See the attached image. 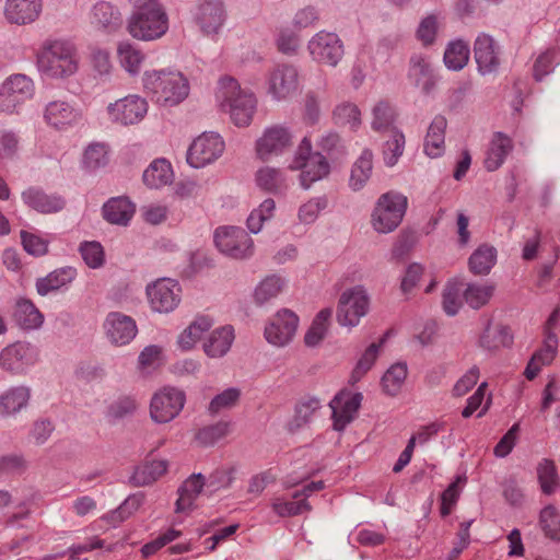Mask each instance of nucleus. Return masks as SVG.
<instances>
[{"label":"nucleus","instance_id":"nucleus-56","mask_svg":"<svg viewBox=\"0 0 560 560\" xmlns=\"http://www.w3.org/2000/svg\"><path fill=\"white\" fill-rule=\"evenodd\" d=\"M230 423L225 421H219L214 424H210L201 428L196 433V440L203 446H210L215 444L218 441L228 435Z\"/></svg>","mask_w":560,"mask_h":560},{"label":"nucleus","instance_id":"nucleus-63","mask_svg":"<svg viewBox=\"0 0 560 560\" xmlns=\"http://www.w3.org/2000/svg\"><path fill=\"white\" fill-rule=\"evenodd\" d=\"M241 392L237 388H228L221 394L213 397L209 405V411L212 415L219 413L223 409H230L234 407L240 400Z\"/></svg>","mask_w":560,"mask_h":560},{"label":"nucleus","instance_id":"nucleus-47","mask_svg":"<svg viewBox=\"0 0 560 560\" xmlns=\"http://www.w3.org/2000/svg\"><path fill=\"white\" fill-rule=\"evenodd\" d=\"M373 154L370 150H363L360 158L355 161L350 175V186L354 190L361 189L372 173Z\"/></svg>","mask_w":560,"mask_h":560},{"label":"nucleus","instance_id":"nucleus-38","mask_svg":"<svg viewBox=\"0 0 560 560\" xmlns=\"http://www.w3.org/2000/svg\"><path fill=\"white\" fill-rule=\"evenodd\" d=\"M396 116L395 108L388 102L380 101L372 109L371 127L378 133L392 132L398 129L395 126Z\"/></svg>","mask_w":560,"mask_h":560},{"label":"nucleus","instance_id":"nucleus-7","mask_svg":"<svg viewBox=\"0 0 560 560\" xmlns=\"http://www.w3.org/2000/svg\"><path fill=\"white\" fill-rule=\"evenodd\" d=\"M217 248L233 259H245L253 255L254 243L245 230L237 226H220L213 235Z\"/></svg>","mask_w":560,"mask_h":560},{"label":"nucleus","instance_id":"nucleus-18","mask_svg":"<svg viewBox=\"0 0 560 560\" xmlns=\"http://www.w3.org/2000/svg\"><path fill=\"white\" fill-rule=\"evenodd\" d=\"M268 93L273 98L284 100L299 89V72L296 67L288 63L276 65L267 78Z\"/></svg>","mask_w":560,"mask_h":560},{"label":"nucleus","instance_id":"nucleus-42","mask_svg":"<svg viewBox=\"0 0 560 560\" xmlns=\"http://www.w3.org/2000/svg\"><path fill=\"white\" fill-rule=\"evenodd\" d=\"M171 164L164 159L153 161L143 173V182L150 188H159L171 182Z\"/></svg>","mask_w":560,"mask_h":560},{"label":"nucleus","instance_id":"nucleus-30","mask_svg":"<svg viewBox=\"0 0 560 560\" xmlns=\"http://www.w3.org/2000/svg\"><path fill=\"white\" fill-rule=\"evenodd\" d=\"M205 487V476L194 474L187 478L178 489V499L176 501V512H189L194 509L197 497Z\"/></svg>","mask_w":560,"mask_h":560},{"label":"nucleus","instance_id":"nucleus-17","mask_svg":"<svg viewBox=\"0 0 560 560\" xmlns=\"http://www.w3.org/2000/svg\"><path fill=\"white\" fill-rule=\"evenodd\" d=\"M298 326V315L291 310L283 308L278 311L266 326L265 337L269 343L282 347L292 340Z\"/></svg>","mask_w":560,"mask_h":560},{"label":"nucleus","instance_id":"nucleus-35","mask_svg":"<svg viewBox=\"0 0 560 560\" xmlns=\"http://www.w3.org/2000/svg\"><path fill=\"white\" fill-rule=\"evenodd\" d=\"M234 340V330L231 326H224L213 330L203 345V350L211 358L223 357L231 348Z\"/></svg>","mask_w":560,"mask_h":560},{"label":"nucleus","instance_id":"nucleus-51","mask_svg":"<svg viewBox=\"0 0 560 560\" xmlns=\"http://www.w3.org/2000/svg\"><path fill=\"white\" fill-rule=\"evenodd\" d=\"M3 84L21 104L30 100L35 90L33 81L24 74L11 75Z\"/></svg>","mask_w":560,"mask_h":560},{"label":"nucleus","instance_id":"nucleus-3","mask_svg":"<svg viewBox=\"0 0 560 560\" xmlns=\"http://www.w3.org/2000/svg\"><path fill=\"white\" fill-rule=\"evenodd\" d=\"M168 27V15L164 7L133 10L126 25L128 34L141 42H153L162 38L167 33Z\"/></svg>","mask_w":560,"mask_h":560},{"label":"nucleus","instance_id":"nucleus-64","mask_svg":"<svg viewBox=\"0 0 560 560\" xmlns=\"http://www.w3.org/2000/svg\"><path fill=\"white\" fill-rule=\"evenodd\" d=\"M143 498L141 495H130L128 497L117 510L110 512L108 514V518L114 523L124 522L128 518L133 512H136L142 504Z\"/></svg>","mask_w":560,"mask_h":560},{"label":"nucleus","instance_id":"nucleus-60","mask_svg":"<svg viewBox=\"0 0 560 560\" xmlns=\"http://www.w3.org/2000/svg\"><path fill=\"white\" fill-rule=\"evenodd\" d=\"M138 408V401L131 396H122L112 402L107 409V417L113 420H120L131 416Z\"/></svg>","mask_w":560,"mask_h":560},{"label":"nucleus","instance_id":"nucleus-54","mask_svg":"<svg viewBox=\"0 0 560 560\" xmlns=\"http://www.w3.org/2000/svg\"><path fill=\"white\" fill-rule=\"evenodd\" d=\"M539 524L547 537L552 540H560V513L553 505H548L541 510Z\"/></svg>","mask_w":560,"mask_h":560},{"label":"nucleus","instance_id":"nucleus-50","mask_svg":"<svg viewBox=\"0 0 560 560\" xmlns=\"http://www.w3.org/2000/svg\"><path fill=\"white\" fill-rule=\"evenodd\" d=\"M494 292L492 284H469L463 293L465 302L475 310L485 306L491 299Z\"/></svg>","mask_w":560,"mask_h":560},{"label":"nucleus","instance_id":"nucleus-12","mask_svg":"<svg viewBox=\"0 0 560 560\" xmlns=\"http://www.w3.org/2000/svg\"><path fill=\"white\" fill-rule=\"evenodd\" d=\"M147 100L138 94H130L109 103L106 107L108 119L120 126H133L141 122L148 114Z\"/></svg>","mask_w":560,"mask_h":560},{"label":"nucleus","instance_id":"nucleus-45","mask_svg":"<svg viewBox=\"0 0 560 560\" xmlns=\"http://www.w3.org/2000/svg\"><path fill=\"white\" fill-rule=\"evenodd\" d=\"M212 320L206 316L197 317L178 337V345L184 350L191 349L201 338L203 332L210 329Z\"/></svg>","mask_w":560,"mask_h":560},{"label":"nucleus","instance_id":"nucleus-21","mask_svg":"<svg viewBox=\"0 0 560 560\" xmlns=\"http://www.w3.org/2000/svg\"><path fill=\"white\" fill-rule=\"evenodd\" d=\"M104 330L107 339L116 346L129 343L138 331L135 319L119 312H112L106 316Z\"/></svg>","mask_w":560,"mask_h":560},{"label":"nucleus","instance_id":"nucleus-8","mask_svg":"<svg viewBox=\"0 0 560 560\" xmlns=\"http://www.w3.org/2000/svg\"><path fill=\"white\" fill-rule=\"evenodd\" d=\"M325 488L324 481H312L302 489L295 490L289 495H275L270 501V506L279 517H293L304 514L312 510L307 498L314 492Z\"/></svg>","mask_w":560,"mask_h":560},{"label":"nucleus","instance_id":"nucleus-6","mask_svg":"<svg viewBox=\"0 0 560 560\" xmlns=\"http://www.w3.org/2000/svg\"><path fill=\"white\" fill-rule=\"evenodd\" d=\"M290 167L301 170L300 182L303 188H308L314 182L327 176L330 171L322 153H312V143L306 137L301 141Z\"/></svg>","mask_w":560,"mask_h":560},{"label":"nucleus","instance_id":"nucleus-5","mask_svg":"<svg viewBox=\"0 0 560 560\" xmlns=\"http://www.w3.org/2000/svg\"><path fill=\"white\" fill-rule=\"evenodd\" d=\"M407 209V198L395 191L383 194L373 210L372 225L378 233L393 232L401 222Z\"/></svg>","mask_w":560,"mask_h":560},{"label":"nucleus","instance_id":"nucleus-26","mask_svg":"<svg viewBox=\"0 0 560 560\" xmlns=\"http://www.w3.org/2000/svg\"><path fill=\"white\" fill-rule=\"evenodd\" d=\"M22 199L30 208L40 213H56L63 209L66 201L61 196L47 194L38 187H30L22 192Z\"/></svg>","mask_w":560,"mask_h":560},{"label":"nucleus","instance_id":"nucleus-19","mask_svg":"<svg viewBox=\"0 0 560 560\" xmlns=\"http://www.w3.org/2000/svg\"><path fill=\"white\" fill-rule=\"evenodd\" d=\"M37 360L35 348L27 343L18 341L9 345L0 352V366L10 373H23Z\"/></svg>","mask_w":560,"mask_h":560},{"label":"nucleus","instance_id":"nucleus-25","mask_svg":"<svg viewBox=\"0 0 560 560\" xmlns=\"http://www.w3.org/2000/svg\"><path fill=\"white\" fill-rule=\"evenodd\" d=\"M223 21L224 8L221 1H205L198 5L195 13V22L203 34L217 33L222 26Z\"/></svg>","mask_w":560,"mask_h":560},{"label":"nucleus","instance_id":"nucleus-22","mask_svg":"<svg viewBox=\"0 0 560 560\" xmlns=\"http://www.w3.org/2000/svg\"><path fill=\"white\" fill-rule=\"evenodd\" d=\"M500 54V46L491 35L480 33L476 37L474 57L482 74L491 73L499 68Z\"/></svg>","mask_w":560,"mask_h":560},{"label":"nucleus","instance_id":"nucleus-59","mask_svg":"<svg viewBox=\"0 0 560 560\" xmlns=\"http://www.w3.org/2000/svg\"><path fill=\"white\" fill-rule=\"evenodd\" d=\"M233 479L232 468H218L207 478L205 477L206 492L210 495L221 489H225L231 486Z\"/></svg>","mask_w":560,"mask_h":560},{"label":"nucleus","instance_id":"nucleus-20","mask_svg":"<svg viewBox=\"0 0 560 560\" xmlns=\"http://www.w3.org/2000/svg\"><path fill=\"white\" fill-rule=\"evenodd\" d=\"M362 394L342 390L335 396L329 406L332 411V427L342 431L357 417L362 401Z\"/></svg>","mask_w":560,"mask_h":560},{"label":"nucleus","instance_id":"nucleus-49","mask_svg":"<svg viewBox=\"0 0 560 560\" xmlns=\"http://www.w3.org/2000/svg\"><path fill=\"white\" fill-rule=\"evenodd\" d=\"M407 374L406 363L398 362L393 364L382 377L384 392L389 396L397 395L406 381Z\"/></svg>","mask_w":560,"mask_h":560},{"label":"nucleus","instance_id":"nucleus-27","mask_svg":"<svg viewBox=\"0 0 560 560\" xmlns=\"http://www.w3.org/2000/svg\"><path fill=\"white\" fill-rule=\"evenodd\" d=\"M13 319L24 330H35L43 326L44 315L28 299L20 298L15 301Z\"/></svg>","mask_w":560,"mask_h":560},{"label":"nucleus","instance_id":"nucleus-48","mask_svg":"<svg viewBox=\"0 0 560 560\" xmlns=\"http://www.w3.org/2000/svg\"><path fill=\"white\" fill-rule=\"evenodd\" d=\"M331 314L332 312L330 308H324L315 316L311 327L304 336L306 346L315 347L325 338Z\"/></svg>","mask_w":560,"mask_h":560},{"label":"nucleus","instance_id":"nucleus-61","mask_svg":"<svg viewBox=\"0 0 560 560\" xmlns=\"http://www.w3.org/2000/svg\"><path fill=\"white\" fill-rule=\"evenodd\" d=\"M80 253L85 264L93 269L100 268L105 262L103 246L98 242H84L80 245Z\"/></svg>","mask_w":560,"mask_h":560},{"label":"nucleus","instance_id":"nucleus-44","mask_svg":"<svg viewBox=\"0 0 560 560\" xmlns=\"http://www.w3.org/2000/svg\"><path fill=\"white\" fill-rule=\"evenodd\" d=\"M332 117L335 124L348 126L352 131H357L362 124L361 110L350 102L338 104L332 112Z\"/></svg>","mask_w":560,"mask_h":560},{"label":"nucleus","instance_id":"nucleus-40","mask_svg":"<svg viewBox=\"0 0 560 560\" xmlns=\"http://www.w3.org/2000/svg\"><path fill=\"white\" fill-rule=\"evenodd\" d=\"M497 261V249L493 246L480 245L469 257V269L475 275H488Z\"/></svg>","mask_w":560,"mask_h":560},{"label":"nucleus","instance_id":"nucleus-13","mask_svg":"<svg viewBox=\"0 0 560 560\" xmlns=\"http://www.w3.org/2000/svg\"><path fill=\"white\" fill-rule=\"evenodd\" d=\"M369 296L361 287L345 291L338 302L337 320L341 326L354 327L369 312Z\"/></svg>","mask_w":560,"mask_h":560},{"label":"nucleus","instance_id":"nucleus-58","mask_svg":"<svg viewBox=\"0 0 560 560\" xmlns=\"http://www.w3.org/2000/svg\"><path fill=\"white\" fill-rule=\"evenodd\" d=\"M84 166L89 170H97L108 163V149L104 143H92L83 156Z\"/></svg>","mask_w":560,"mask_h":560},{"label":"nucleus","instance_id":"nucleus-43","mask_svg":"<svg viewBox=\"0 0 560 560\" xmlns=\"http://www.w3.org/2000/svg\"><path fill=\"white\" fill-rule=\"evenodd\" d=\"M469 52V47L464 40L451 42L444 51V63L448 69L460 70L467 65Z\"/></svg>","mask_w":560,"mask_h":560},{"label":"nucleus","instance_id":"nucleus-37","mask_svg":"<svg viewBox=\"0 0 560 560\" xmlns=\"http://www.w3.org/2000/svg\"><path fill=\"white\" fill-rule=\"evenodd\" d=\"M444 18L441 13H431L422 18L416 30V38L423 47H431L436 43L439 32L443 26Z\"/></svg>","mask_w":560,"mask_h":560},{"label":"nucleus","instance_id":"nucleus-23","mask_svg":"<svg viewBox=\"0 0 560 560\" xmlns=\"http://www.w3.org/2000/svg\"><path fill=\"white\" fill-rule=\"evenodd\" d=\"M43 11V0H5L3 15L8 23L27 25L35 22Z\"/></svg>","mask_w":560,"mask_h":560},{"label":"nucleus","instance_id":"nucleus-53","mask_svg":"<svg viewBox=\"0 0 560 560\" xmlns=\"http://www.w3.org/2000/svg\"><path fill=\"white\" fill-rule=\"evenodd\" d=\"M284 281L278 276H270L264 279L255 290V302L262 305L276 298L283 289Z\"/></svg>","mask_w":560,"mask_h":560},{"label":"nucleus","instance_id":"nucleus-10","mask_svg":"<svg viewBox=\"0 0 560 560\" xmlns=\"http://www.w3.org/2000/svg\"><path fill=\"white\" fill-rule=\"evenodd\" d=\"M186 395L183 390L165 386L156 392L150 402V417L155 423H168L183 410Z\"/></svg>","mask_w":560,"mask_h":560},{"label":"nucleus","instance_id":"nucleus-15","mask_svg":"<svg viewBox=\"0 0 560 560\" xmlns=\"http://www.w3.org/2000/svg\"><path fill=\"white\" fill-rule=\"evenodd\" d=\"M180 291L176 280L162 278L147 287V296L153 311L168 313L179 304Z\"/></svg>","mask_w":560,"mask_h":560},{"label":"nucleus","instance_id":"nucleus-55","mask_svg":"<svg viewBox=\"0 0 560 560\" xmlns=\"http://www.w3.org/2000/svg\"><path fill=\"white\" fill-rule=\"evenodd\" d=\"M163 363V348L156 345L147 346L138 357V368L142 373H151Z\"/></svg>","mask_w":560,"mask_h":560},{"label":"nucleus","instance_id":"nucleus-62","mask_svg":"<svg viewBox=\"0 0 560 560\" xmlns=\"http://www.w3.org/2000/svg\"><path fill=\"white\" fill-rule=\"evenodd\" d=\"M466 482V477L458 476L442 493L441 495V514L447 516L451 514L453 506L456 504L459 494L460 486Z\"/></svg>","mask_w":560,"mask_h":560},{"label":"nucleus","instance_id":"nucleus-29","mask_svg":"<svg viewBox=\"0 0 560 560\" xmlns=\"http://www.w3.org/2000/svg\"><path fill=\"white\" fill-rule=\"evenodd\" d=\"M512 149V139L502 132H495L489 143L483 162L487 171L493 172L498 170L504 163Z\"/></svg>","mask_w":560,"mask_h":560},{"label":"nucleus","instance_id":"nucleus-33","mask_svg":"<svg viewBox=\"0 0 560 560\" xmlns=\"http://www.w3.org/2000/svg\"><path fill=\"white\" fill-rule=\"evenodd\" d=\"M135 213L133 203L126 197H116L103 206V215L113 224L126 225Z\"/></svg>","mask_w":560,"mask_h":560},{"label":"nucleus","instance_id":"nucleus-39","mask_svg":"<svg viewBox=\"0 0 560 560\" xmlns=\"http://www.w3.org/2000/svg\"><path fill=\"white\" fill-rule=\"evenodd\" d=\"M30 399V389L24 386L12 387L0 395V413L13 415L24 408Z\"/></svg>","mask_w":560,"mask_h":560},{"label":"nucleus","instance_id":"nucleus-16","mask_svg":"<svg viewBox=\"0 0 560 560\" xmlns=\"http://www.w3.org/2000/svg\"><path fill=\"white\" fill-rule=\"evenodd\" d=\"M45 122L56 130H68L81 124L82 112L74 104L56 100L49 102L44 109Z\"/></svg>","mask_w":560,"mask_h":560},{"label":"nucleus","instance_id":"nucleus-57","mask_svg":"<svg viewBox=\"0 0 560 560\" xmlns=\"http://www.w3.org/2000/svg\"><path fill=\"white\" fill-rule=\"evenodd\" d=\"M389 139L385 142L384 155L387 165L393 166L401 156L405 149V136L399 129H393Z\"/></svg>","mask_w":560,"mask_h":560},{"label":"nucleus","instance_id":"nucleus-24","mask_svg":"<svg viewBox=\"0 0 560 560\" xmlns=\"http://www.w3.org/2000/svg\"><path fill=\"white\" fill-rule=\"evenodd\" d=\"M90 23L97 31L115 33L122 25L121 13L110 2L100 1L91 10Z\"/></svg>","mask_w":560,"mask_h":560},{"label":"nucleus","instance_id":"nucleus-1","mask_svg":"<svg viewBox=\"0 0 560 560\" xmlns=\"http://www.w3.org/2000/svg\"><path fill=\"white\" fill-rule=\"evenodd\" d=\"M143 86L155 103L170 107L183 102L189 93L187 79L172 70L145 71Z\"/></svg>","mask_w":560,"mask_h":560},{"label":"nucleus","instance_id":"nucleus-34","mask_svg":"<svg viewBox=\"0 0 560 560\" xmlns=\"http://www.w3.org/2000/svg\"><path fill=\"white\" fill-rule=\"evenodd\" d=\"M255 180L260 189L273 195L284 194L288 189L287 178L279 168L261 167L256 172Z\"/></svg>","mask_w":560,"mask_h":560},{"label":"nucleus","instance_id":"nucleus-46","mask_svg":"<svg viewBox=\"0 0 560 560\" xmlns=\"http://www.w3.org/2000/svg\"><path fill=\"white\" fill-rule=\"evenodd\" d=\"M320 407V401L317 398H306L300 401L295 407V412L292 420L288 423L290 432H295L306 425L316 410Z\"/></svg>","mask_w":560,"mask_h":560},{"label":"nucleus","instance_id":"nucleus-9","mask_svg":"<svg viewBox=\"0 0 560 560\" xmlns=\"http://www.w3.org/2000/svg\"><path fill=\"white\" fill-rule=\"evenodd\" d=\"M293 145V133L287 126L272 125L267 127L256 140V155L262 162H268L289 151Z\"/></svg>","mask_w":560,"mask_h":560},{"label":"nucleus","instance_id":"nucleus-4","mask_svg":"<svg viewBox=\"0 0 560 560\" xmlns=\"http://www.w3.org/2000/svg\"><path fill=\"white\" fill-rule=\"evenodd\" d=\"M38 67L48 77L65 78L78 69L74 46L66 40H54L47 44L38 56Z\"/></svg>","mask_w":560,"mask_h":560},{"label":"nucleus","instance_id":"nucleus-36","mask_svg":"<svg viewBox=\"0 0 560 560\" xmlns=\"http://www.w3.org/2000/svg\"><path fill=\"white\" fill-rule=\"evenodd\" d=\"M117 57L120 66L132 75L140 72L141 66L145 59L143 51L129 40L118 43Z\"/></svg>","mask_w":560,"mask_h":560},{"label":"nucleus","instance_id":"nucleus-14","mask_svg":"<svg viewBox=\"0 0 560 560\" xmlns=\"http://www.w3.org/2000/svg\"><path fill=\"white\" fill-rule=\"evenodd\" d=\"M223 151L224 142L219 135L203 132L190 144L187 152V162L192 167H203L219 159Z\"/></svg>","mask_w":560,"mask_h":560},{"label":"nucleus","instance_id":"nucleus-28","mask_svg":"<svg viewBox=\"0 0 560 560\" xmlns=\"http://www.w3.org/2000/svg\"><path fill=\"white\" fill-rule=\"evenodd\" d=\"M77 277V270L72 267H62L49 272L46 277L38 278L35 283L37 293L46 296L70 284Z\"/></svg>","mask_w":560,"mask_h":560},{"label":"nucleus","instance_id":"nucleus-41","mask_svg":"<svg viewBox=\"0 0 560 560\" xmlns=\"http://www.w3.org/2000/svg\"><path fill=\"white\" fill-rule=\"evenodd\" d=\"M167 470L166 460H152L136 468L131 480L135 486L143 487L153 483Z\"/></svg>","mask_w":560,"mask_h":560},{"label":"nucleus","instance_id":"nucleus-11","mask_svg":"<svg viewBox=\"0 0 560 560\" xmlns=\"http://www.w3.org/2000/svg\"><path fill=\"white\" fill-rule=\"evenodd\" d=\"M311 58L317 63L336 67L345 55L343 43L334 32L319 31L307 43Z\"/></svg>","mask_w":560,"mask_h":560},{"label":"nucleus","instance_id":"nucleus-32","mask_svg":"<svg viewBox=\"0 0 560 560\" xmlns=\"http://www.w3.org/2000/svg\"><path fill=\"white\" fill-rule=\"evenodd\" d=\"M512 342L513 336L511 335L509 327L501 324L493 325L491 320H488V324L479 338L480 347L489 351L510 347Z\"/></svg>","mask_w":560,"mask_h":560},{"label":"nucleus","instance_id":"nucleus-31","mask_svg":"<svg viewBox=\"0 0 560 560\" xmlns=\"http://www.w3.org/2000/svg\"><path fill=\"white\" fill-rule=\"evenodd\" d=\"M446 126L444 116L436 115L433 118L424 139V152L428 156L439 158L443 154Z\"/></svg>","mask_w":560,"mask_h":560},{"label":"nucleus","instance_id":"nucleus-52","mask_svg":"<svg viewBox=\"0 0 560 560\" xmlns=\"http://www.w3.org/2000/svg\"><path fill=\"white\" fill-rule=\"evenodd\" d=\"M538 480L541 490L546 494L553 493L560 486L559 477L555 463L550 459H544L537 467Z\"/></svg>","mask_w":560,"mask_h":560},{"label":"nucleus","instance_id":"nucleus-2","mask_svg":"<svg viewBox=\"0 0 560 560\" xmlns=\"http://www.w3.org/2000/svg\"><path fill=\"white\" fill-rule=\"evenodd\" d=\"M217 98L222 110L228 112L232 121L238 127L248 126L256 110V97L246 90H242L238 82L225 77L219 81Z\"/></svg>","mask_w":560,"mask_h":560}]
</instances>
